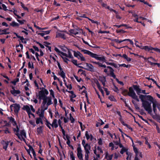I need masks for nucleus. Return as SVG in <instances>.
I'll list each match as a JSON object with an SVG mask.
<instances>
[{"mask_svg":"<svg viewBox=\"0 0 160 160\" xmlns=\"http://www.w3.org/2000/svg\"><path fill=\"white\" fill-rule=\"evenodd\" d=\"M14 133L21 140L25 141L26 138V132L24 129L19 130L18 126H16V128L13 129Z\"/></svg>","mask_w":160,"mask_h":160,"instance_id":"f257e3e1","label":"nucleus"},{"mask_svg":"<svg viewBox=\"0 0 160 160\" xmlns=\"http://www.w3.org/2000/svg\"><path fill=\"white\" fill-rule=\"evenodd\" d=\"M129 92H128L127 90H123L122 91V93L123 95L127 94L128 93V95L129 96L132 97V98L135 99V100H139L138 98V96H137L132 87H130L129 88Z\"/></svg>","mask_w":160,"mask_h":160,"instance_id":"f03ea898","label":"nucleus"},{"mask_svg":"<svg viewBox=\"0 0 160 160\" xmlns=\"http://www.w3.org/2000/svg\"><path fill=\"white\" fill-rule=\"evenodd\" d=\"M39 92V98L40 100H51V97H47L46 96V95L48 94V91L43 88Z\"/></svg>","mask_w":160,"mask_h":160,"instance_id":"7ed1b4c3","label":"nucleus"},{"mask_svg":"<svg viewBox=\"0 0 160 160\" xmlns=\"http://www.w3.org/2000/svg\"><path fill=\"white\" fill-rule=\"evenodd\" d=\"M153 101H142V106L144 107L145 109L150 114L152 112L151 104L153 102Z\"/></svg>","mask_w":160,"mask_h":160,"instance_id":"20e7f679","label":"nucleus"},{"mask_svg":"<svg viewBox=\"0 0 160 160\" xmlns=\"http://www.w3.org/2000/svg\"><path fill=\"white\" fill-rule=\"evenodd\" d=\"M22 109L24 110H26L27 111L29 116V118H30L31 115L32 116L33 118L35 117V116L34 114L33 113H32L31 111V110L33 112H35V110L33 108V107L32 105H24L22 108Z\"/></svg>","mask_w":160,"mask_h":160,"instance_id":"39448f33","label":"nucleus"},{"mask_svg":"<svg viewBox=\"0 0 160 160\" xmlns=\"http://www.w3.org/2000/svg\"><path fill=\"white\" fill-rule=\"evenodd\" d=\"M144 50L150 53H153V52L152 50H154L159 53H160V49L157 48H153L151 46H145Z\"/></svg>","mask_w":160,"mask_h":160,"instance_id":"423d86ee","label":"nucleus"},{"mask_svg":"<svg viewBox=\"0 0 160 160\" xmlns=\"http://www.w3.org/2000/svg\"><path fill=\"white\" fill-rule=\"evenodd\" d=\"M78 48L82 52H83L84 54L89 55L92 58H96V56H97V54L93 53L89 50L82 49V48H80L79 47H78Z\"/></svg>","mask_w":160,"mask_h":160,"instance_id":"0eeeda50","label":"nucleus"},{"mask_svg":"<svg viewBox=\"0 0 160 160\" xmlns=\"http://www.w3.org/2000/svg\"><path fill=\"white\" fill-rule=\"evenodd\" d=\"M133 87L138 95H140L141 93L145 94H147L146 92V90H142L141 89L139 88V85H133Z\"/></svg>","mask_w":160,"mask_h":160,"instance_id":"6e6552de","label":"nucleus"},{"mask_svg":"<svg viewBox=\"0 0 160 160\" xmlns=\"http://www.w3.org/2000/svg\"><path fill=\"white\" fill-rule=\"evenodd\" d=\"M1 123L2 124V125H1V128H4L5 130H4V132L6 134L9 133L10 132L8 130V128H7V126L9 125V124L6 121H2L1 122Z\"/></svg>","mask_w":160,"mask_h":160,"instance_id":"1a4fd4ad","label":"nucleus"},{"mask_svg":"<svg viewBox=\"0 0 160 160\" xmlns=\"http://www.w3.org/2000/svg\"><path fill=\"white\" fill-rule=\"evenodd\" d=\"M107 68L110 69V73H107L108 75H109L110 76L113 78L114 79H115L116 80L117 82L118 83L119 81L118 79L116 78V76L114 73V69L110 66H108L107 67Z\"/></svg>","mask_w":160,"mask_h":160,"instance_id":"9d476101","label":"nucleus"},{"mask_svg":"<svg viewBox=\"0 0 160 160\" xmlns=\"http://www.w3.org/2000/svg\"><path fill=\"white\" fill-rule=\"evenodd\" d=\"M98 56L99 55L97 54V56H96V58H94L98 60L102 61L103 62H105L107 65H112V63L107 62L106 57L105 56L99 57Z\"/></svg>","mask_w":160,"mask_h":160,"instance_id":"9b49d317","label":"nucleus"},{"mask_svg":"<svg viewBox=\"0 0 160 160\" xmlns=\"http://www.w3.org/2000/svg\"><path fill=\"white\" fill-rule=\"evenodd\" d=\"M77 156L79 160H84L83 158L82 151L79 145L77 148Z\"/></svg>","mask_w":160,"mask_h":160,"instance_id":"f8f14e48","label":"nucleus"},{"mask_svg":"<svg viewBox=\"0 0 160 160\" xmlns=\"http://www.w3.org/2000/svg\"><path fill=\"white\" fill-rule=\"evenodd\" d=\"M10 108L12 111L13 110L15 113L17 114L20 109V107L19 104H15L11 105Z\"/></svg>","mask_w":160,"mask_h":160,"instance_id":"ddd939ff","label":"nucleus"},{"mask_svg":"<svg viewBox=\"0 0 160 160\" xmlns=\"http://www.w3.org/2000/svg\"><path fill=\"white\" fill-rule=\"evenodd\" d=\"M74 52V55L75 57L78 58V59L79 58L78 56H80L81 58V61H85V59L84 57L83 56L82 54H81L78 51L76 52L75 51H72Z\"/></svg>","mask_w":160,"mask_h":160,"instance_id":"4468645a","label":"nucleus"},{"mask_svg":"<svg viewBox=\"0 0 160 160\" xmlns=\"http://www.w3.org/2000/svg\"><path fill=\"white\" fill-rule=\"evenodd\" d=\"M135 153V156L134 160H140L139 158H142V152L140 151H138L134 152Z\"/></svg>","mask_w":160,"mask_h":160,"instance_id":"2eb2a0df","label":"nucleus"},{"mask_svg":"<svg viewBox=\"0 0 160 160\" xmlns=\"http://www.w3.org/2000/svg\"><path fill=\"white\" fill-rule=\"evenodd\" d=\"M27 151L28 153V154L30 155L31 157L32 158V156L30 154L31 152L32 153L34 157L35 158L36 157V154L35 153V152L33 149V148L31 147L30 146L29 147V149L28 150H27Z\"/></svg>","mask_w":160,"mask_h":160,"instance_id":"dca6fc26","label":"nucleus"},{"mask_svg":"<svg viewBox=\"0 0 160 160\" xmlns=\"http://www.w3.org/2000/svg\"><path fill=\"white\" fill-rule=\"evenodd\" d=\"M86 66L88 68H85V69L88 71H91V72H94L95 71L94 69V67L90 63H86Z\"/></svg>","mask_w":160,"mask_h":160,"instance_id":"f3484780","label":"nucleus"},{"mask_svg":"<svg viewBox=\"0 0 160 160\" xmlns=\"http://www.w3.org/2000/svg\"><path fill=\"white\" fill-rule=\"evenodd\" d=\"M45 110L41 108H38L37 112V114L40 117L43 118L44 117V112Z\"/></svg>","mask_w":160,"mask_h":160,"instance_id":"a211bd4d","label":"nucleus"},{"mask_svg":"<svg viewBox=\"0 0 160 160\" xmlns=\"http://www.w3.org/2000/svg\"><path fill=\"white\" fill-rule=\"evenodd\" d=\"M12 90L11 91V93L14 96H16L17 94H19L21 93V92L19 90H16L15 89V87L12 86Z\"/></svg>","mask_w":160,"mask_h":160,"instance_id":"6ab92c4d","label":"nucleus"},{"mask_svg":"<svg viewBox=\"0 0 160 160\" xmlns=\"http://www.w3.org/2000/svg\"><path fill=\"white\" fill-rule=\"evenodd\" d=\"M60 70V71L58 72L59 75H60L63 79H64L66 77L65 73L63 70L62 68L61 67L58 68Z\"/></svg>","mask_w":160,"mask_h":160,"instance_id":"aec40b11","label":"nucleus"},{"mask_svg":"<svg viewBox=\"0 0 160 160\" xmlns=\"http://www.w3.org/2000/svg\"><path fill=\"white\" fill-rule=\"evenodd\" d=\"M98 80L102 83L103 86H105L106 82L105 77L100 76L99 77Z\"/></svg>","mask_w":160,"mask_h":160,"instance_id":"412c9836","label":"nucleus"},{"mask_svg":"<svg viewBox=\"0 0 160 160\" xmlns=\"http://www.w3.org/2000/svg\"><path fill=\"white\" fill-rule=\"evenodd\" d=\"M56 37L61 38L64 40H65L66 39L65 34H64L59 32L57 33Z\"/></svg>","mask_w":160,"mask_h":160,"instance_id":"4be33fe9","label":"nucleus"},{"mask_svg":"<svg viewBox=\"0 0 160 160\" xmlns=\"http://www.w3.org/2000/svg\"><path fill=\"white\" fill-rule=\"evenodd\" d=\"M58 127V121L56 119H54L52 124V128H57Z\"/></svg>","mask_w":160,"mask_h":160,"instance_id":"5701e85b","label":"nucleus"},{"mask_svg":"<svg viewBox=\"0 0 160 160\" xmlns=\"http://www.w3.org/2000/svg\"><path fill=\"white\" fill-rule=\"evenodd\" d=\"M91 62L93 64H96L98 65L99 67H103L104 68H107L108 66H106L105 65L102 64L101 63L99 62H96V61H91Z\"/></svg>","mask_w":160,"mask_h":160,"instance_id":"b1692460","label":"nucleus"},{"mask_svg":"<svg viewBox=\"0 0 160 160\" xmlns=\"http://www.w3.org/2000/svg\"><path fill=\"white\" fill-rule=\"evenodd\" d=\"M68 50V55L67 54L65 53V54H66L65 55H63V56H65L66 57L69 58H73V57L72 56V54L70 51H72L71 49H70L67 48Z\"/></svg>","mask_w":160,"mask_h":160,"instance_id":"393cba45","label":"nucleus"},{"mask_svg":"<svg viewBox=\"0 0 160 160\" xmlns=\"http://www.w3.org/2000/svg\"><path fill=\"white\" fill-rule=\"evenodd\" d=\"M47 101H43L41 106V109L44 110H46L48 108V105L47 104Z\"/></svg>","mask_w":160,"mask_h":160,"instance_id":"a878e982","label":"nucleus"},{"mask_svg":"<svg viewBox=\"0 0 160 160\" xmlns=\"http://www.w3.org/2000/svg\"><path fill=\"white\" fill-rule=\"evenodd\" d=\"M8 118L9 120V121L11 123L13 126H17V123L16 122L15 120V119L12 117H8Z\"/></svg>","mask_w":160,"mask_h":160,"instance_id":"bb28decb","label":"nucleus"},{"mask_svg":"<svg viewBox=\"0 0 160 160\" xmlns=\"http://www.w3.org/2000/svg\"><path fill=\"white\" fill-rule=\"evenodd\" d=\"M8 30L9 28H8L3 30H2L0 29V35L9 34V32H7V31Z\"/></svg>","mask_w":160,"mask_h":160,"instance_id":"cd10ccee","label":"nucleus"},{"mask_svg":"<svg viewBox=\"0 0 160 160\" xmlns=\"http://www.w3.org/2000/svg\"><path fill=\"white\" fill-rule=\"evenodd\" d=\"M95 83L96 84L97 86L99 91L101 92V93L103 94H104V91L102 89V88L99 83L97 80V81L95 82Z\"/></svg>","mask_w":160,"mask_h":160,"instance_id":"c85d7f7f","label":"nucleus"},{"mask_svg":"<svg viewBox=\"0 0 160 160\" xmlns=\"http://www.w3.org/2000/svg\"><path fill=\"white\" fill-rule=\"evenodd\" d=\"M43 118L39 117L36 118V123L38 124L41 123L42 124H43V121L42 119Z\"/></svg>","mask_w":160,"mask_h":160,"instance_id":"c756f323","label":"nucleus"},{"mask_svg":"<svg viewBox=\"0 0 160 160\" xmlns=\"http://www.w3.org/2000/svg\"><path fill=\"white\" fill-rule=\"evenodd\" d=\"M83 147L85 151V152H89L91 149V146L88 143H86V145H84Z\"/></svg>","mask_w":160,"mask_h":160,"instance_id":"7c9ffc66","label":"nucleus"},{"mask_svg":"<svg viewBox=\"0 0 160 160\" xmlns=\"http://www.w3.org/2000/svg\"><path fill=\"white\" fill-rule=\"evenodd\" d=\"M113 156V154H109L108 152L106 153L105 158L107 160H111Z\"/></svg>","mask_w":160,"mask_h":160,"instance_id":"2f4dec72","label":"nucleus"},{"mask_svg":"<svg viewBox=\"0 0 160 160\" xmlns=\"http://www.w3.org/2000/svg\"><path fill=\"white\" fill-rule=\"evenodd\" d=\"M157 107L158 108V109L160 111V105H158L156 104L155 103L153 102V110L154 112H155L156 109V107Z\"/></svg>","mask_w":160,"mask_h":160,"instance_id":"473e14b6","label":"nucleus"},{"mask_svg":"<svg viewBox=\"0 0 160 160\" xmlns=\"http://www.w3.org/2000/svg\"><path fill=\"white\" fill-rule=\"evenodd\" d=\"M2 144L3 145V148L5 150H6L8 145V142H5L2 141L1 142Z\"/></svg>","mask_w":160,"mask_h":160,"instance_id":"72a5a7b5","label":"nucleus"},{"mask_svg":"<svg viewBox=\"0 0 160 160\" xmlns=\"http://www.w3.org/2000/svg\"><path fill=\"white\" fill-rule=\"evenodd\" d=\"M69 32L70 33L73 34L75 35L80 34L81 33V32H79L76 31V30L74 29H71L69 31Z\"/></svg>","mask_w":160,"mask_h":160,"instance_id":"f704fd0d","label":"nucleus"},{"mask_svg":"<svg viewBox=\"0 0 160 160\" xmlns=\"http://www.w3.org/2000/svg\"><path fill=\"white\" fill-rule=\"evenodd\" d=\"M128 150V148L126 147L123 148H122L120 152V153L122 154L124 152H126V154L128 155V152H127Z\"/></svg>","mask_w":160,"mask_h":160,"instance_id":"c9c22d12","label":"nucleus"},{"mask_svg":"<svg viewBox=\"0 0 160 160\" xmlns=\"http://www.w3.org/2000/svg\"><path fill=\"white\" fill-rule=\"evenodd\" d=\"M104 124V122L102 120L100 119V120H99L98 122L97 123L96 126L97 127H98Z\"/></svg>","mask_w":160,"mask_h":160,"instance_id":"e433bc0d","label":"nucleus"},{"mask_svg":"<svg viewBox=\"0 0 160 160\" xmlns=\"http://www.w3.org/2000/svg\"><path fill=\"white\" fill-rule=\"evenodd\" d=\"M85 136L87 140H89V139H90L91 140H92V137L91 135H90L88 134V131L86 132Z\"/></svg>","mask_w":160,"mask_h":160,"instance_id":"4c0bfd02","label":"nucleus"},{"mask_svg":"<svg viewBox=\"0 0 160 160\" xmlns=\"http://www.w3.org/2000/svg\"><path fill=\"white\" fill-rule=\"evenodd\" d=\"M54 50L55 51L58 53L61 54L62 55H65L66 54L65 53H64L61 51H60L59 49L57 47H55L54 48Z\"/></svg>","mask_w":160,"mask_h":160,"instance_id":"58836bf2","label":"nucleus"},{"mask_svg":"<svg viewBox=\"0 0 160 160\" xmlns=\"http://www.w3.org/2000/svg\"><path fill=\"white\" fill-rule=\"evenodd\" d=\"M90 153V152H85L84 156L85 160H89Z\"/></svg>","mask_w":160,"mask_h":160,"instance_id":"ea45409f","label":"nucleus"},{"mask_svg":"<svg viewBox=\"0 0 160 160\" xmlns=\"http://www.w3.org/2000/svg\"><path fill=\"white\" fill-rule=\"evenodd\" d=\"M139 101H132V102L133 104H134L135 107L136 109H139V106L138 105V102Z\"/></svg>","mask_w":160,"mask_h":160,"instance_id":"a19ab883","label":"nucleus"},{"mask_svg":"<svg viewBox=\"0 0 160 160\" xmlns=\"http://www.w3.org/2000/svg\"><path fill=\"white\" fill-rule=\"evenodd\" d=\"M37 131L38 134H40L42 132V127H40L37 128Z\"/></svg>","mask_w":160,"mask_h":160,"instance_id":"79ce46f5","label":"nucleus"},{"mask_svg":"<svg viewBox=\"0 0 160 160\" xmlns=\"http://www.w3.org/2000/svg\"><path fill=\"white\" fill-rule=\"evenodd\" d=\"M145 100H154L153 98L150 95H146Z\"/></svg>","mask_w":160,"mask_h":160,"instance_id":"37998d69","label":"nucleus"},{"mask_svg":"<svg viewBox=\"0 0 160 160\" xmlns=\"http://www.w3.org/2000/svg\"><path fill=\"white\" fill-rule=\"evenodd\" d=\"M19 81V78H17L15 79V80L13 81H12L11 82V83L13 84L14 85H15L16 84V83Z\"/></svg>","mask_w":160,"mask_h":160,"instance_id":"c03bdc74","label":"nucleus"},{"mask_svg":"<svg viewBox=\"0 0 160 160\" xmlns=\"http://www.w3.org/2000/svg\"><path fill=\"white\" fill-rule=\"evenodd\" d=\"M70 158L71 160H75V157L74 155V153L72 152H71L70 153Z\"/></svg>","mask_w":160,"mask_h":160,"instance_id":"a18cd8bd","label":"nucleus"},{"mask_svg":"<svg viewBox=\"0 0 160 160\" xmlns=\"http://www.w3.org/2000/svg\"><path fill=\"white\" fill-rule=\"evenodd\" d=\"M114 41L116 42L120 43L122 42H123L124 41H125L126 40H125V39L124 40H119L118 39H115L114 40Z\"/></svg>","mask_w":160,"mask_h":160,"instance_id":"49530a36","label":"nucleus"},{"mask_svg":"<svg viewBox=\"0 0 160 160\" xmlns=\"http://www.w3.org/2000/svg\"><path fill=\"white\" fill-rule=\"evenodd\" d=\"M132 146L133 147V151L134 152L139 151L138 149L135 147L133 142H132Z\"/></svg>","mask_w":160,"mask_h":160,"instance_id":"de8ad7c7","label":"nucleus"},{"mask_svg":"<svg viewBox=\"0 0 160 160\" xmlns=\"http://www.w3.org/2000/svg\"><path fill=\"white\" fill-rule=\"evenodd\" d=\"M70 117L69 119L71 121V122L72 123H73L75 121V119L73 118L72 116V115L71 113L69 114Z\"/></svg>","mask_w":160,"mask_h":160,"instance_id":"09e8293b","label":"nucleus"},{"mask_svg":"<svg viewBox=\"0 0 160 160\" xmlns=\"http://www.w3.org/2000/svg\"><path fill=\"white\" fill-rule=\"evenodd\" d=\"M139 95V98L140 99V100H145L146 95H143L142 94H140Z\"/></svg>","mask_w":160,"mask_h":160,"instance_id":"8fccbe9b","label":"nucleus"},{"mask_svg":"<svg viewBox=\"0 0 160 160\" xmlns=\"http://www.w3.org/2000/svg\"><path fill=\"white\" fill-rule=\"evenodd\" d=\"M119 66L121 67H126L127 68H128V67H130L131 66V65L130 64L129 65H126L125 64L123 63L122 64L119 65Z\"/></svg>","mask_w":160,"mask_h":160,"instance_id":"3c124183","label":"nucleus"},{"mask_svg":"<svg viewBox=\"0 0 160 160\" xmlns=\"http://www.w3.org/2000/svg\"><path fill=\"white\" fill-rule=\"evenodd\" d=\"M98 33H109V31H102L101 30H99L98 32Z\"/></svg>","mask_w":160,"mask_h":160,"instance_id":"603ef678","label":"nucleus"},{"mask_svg":"<svg viewBox=\"0 0 160 160\" xmlns=\"http://www.w3.org/2000/svg\"><path fill=\"white\" fill-rule=\"evenodd\" d=\"M61 57L62 58V59L63 60V61L66 63H67V64L68 63V61H70L69 60V59L67 58V57H62V56Z\"/></svg>","mask_w":160,"mask_h":160,"instance_id":"864d4df0","label":"nucleus"},{"mask_svg":"<svg viewBox=\"0 0 160 160\" xmlns=\"http://www.w3.org/2000/svg\"><path fill=\"white\" fill-rule=\"evenodd\" d=\"M116 32L117 33H125L126 32V31H124L122 29L120 30H116Z\"/></svg>","mask_w":160,"mask_h":160,"instance_id":"5fc2aeb1","label":"nucleus"},{"mask_svg":"<svg viewBox=\"0 0 160 160\" xmlns=\"http://www.w3.org/2000/svg\"><path fill=\"white\" fill-rule=\"evenodd\" d=\"M98 143L99 145H102L103 144V141L102 139L99 138L98 139Z\"/></svg>","mask_w":160,"mask_h":160,"instance_id":"6e6d98bb","label":"nucleus"},{"mask_svg":"<svg viewBox=\"0 0 160 160\" xmlns=\"http://www.w3.org/2000/svg\"><path fill=\"white\" fill-rule=\"evenodd\" d=\"M17 21L21 25L23 24L24 23V22H26V20L24 19L22 20H21L18 19H17Z\"/></svg>","mask_w":160,"mask_h":160,"instance_id":"4d7b16f0","label":"nucleus"},{"mask_svg":"<svg viewBox=\"0 0 160 160\" xmlns=\"http://www.w3.org/2000/svg\"><path fill=\"white\" fill-rule=\"evenodd\" d=\"M135 45L136 46V47H138L139 48L142 49H145V46H142V45L139 46V45H137V43L136 42L135 43Z\"/></svg>","mask_w":160,"mask_h":160,"instance_id":"13d9d810","label":"nucleus"},{"mask_svg":"<svg viewBox=\"0 0 160 160\" xmlns=\"http://www.w3.org/2000/svg\"><path fill=\"white\" fill-rule=\"evenodd\" d=\"M49 91L50 92V94L52 96L53 98H55L54 95V92L53 90L52 89L49 90Z\"/></svg>","mask_w":160,"mask_h":160,"instance_id":"bf43d9fd","label":"nucleus"},{"mask_svg":"<svg viewBox=\"0 0 160 160\" xmlns=\"http://www.w3.org/2000/svg\"><path fill=\"white\" fill-rule=\"evenodd\" d=\"M71 62L76 66H78L77 61L76 60L72 59Z\"/></svg>","mask_w":160,"mask_h":160,"instance_id":"052dcab7","label":"nucleus"},{"mask_svg":"<svg viewBox=\"0 0 160 160\" xmlns=\"http://www.w3.org/2000/svg\"><path fill=\"white\" fill-rule=\"evenodd\" d=\"M109 146L111 147V149L112 150H113L114 149V144L112 142H110L109 144Z\"/></svg>","mask_w":160,"mask_h":160,"instance_id":"680f3d73","label":"nucleus"},{"mask_svg":"<svg viewBox=\"0 0 160 160\" xmlns=\"http://www.w3.org/2000/svg\"><path fill=\"white\" fill-rule=\"evenodd\" d=\"M145 143L148 146L149 148H151V146L150 145V144H149V142H148L147 139H146Z\"/></svg>","mask_w":160,"mask_h":160,"instance_id":"e2e57ef3","label":"nucleus"},{"mask_svg":"<svg viewBox=\"0 0 160 160\" xmlns=\"http://www.w3.org/2000/svg\"><path fill=\"white\" fill-rule=\"evenodd\" d=\"M39 146L40 149L38 151V153L40 154H42V145L41 144H39Z\"/></svg>","mask_w":160,"mask_h":160,"instance_id":"0e129e2a","label":"nucleus"},{"mask_svg":"<svg viewBox=\"0 0 160 160\" xmlns=\"http://www.w3.org/2000/svg\"><path fill=\"white\" fill-rule=\"evenodd\" d=\"M16 23L14 21H13L10 24V25L13 27H15Z\"/></svg>","mask_w":160,"mask_h":160,"instance_id":"69168bd1","label":"nucleus"},{"mask_svg":"<svg viewBox=\"0 0 160 160\" xmlns=\"http://www.w3.org/2000/svg\"><path fill=\"white\" fill-rule=\"evenodd\" d=\"M46 125H47V126L49 128V129H51V126L52 127V124H51L50 123H49L48 122H46Z\"/></svg>","mask_w":160,"mask_h":160,"instance_id":"338daca9","label":"nucleus"},{"mask_svg":"<svg viewBox=\"0 0 160 160\" xmlns=\"http://www.w3.org/2000/svg\"><path fill=\"white\" fill-rule=\"evenodd\" d=\"M29 122L31 124L33 125V127L35 126L36 125L35 124L34 122V121L32 120H30L29 121Z\"/></svg>","mask_w":160,"mask_h":160,"instance_id":"774afa93","label":"nucleus"}]
</instances>
